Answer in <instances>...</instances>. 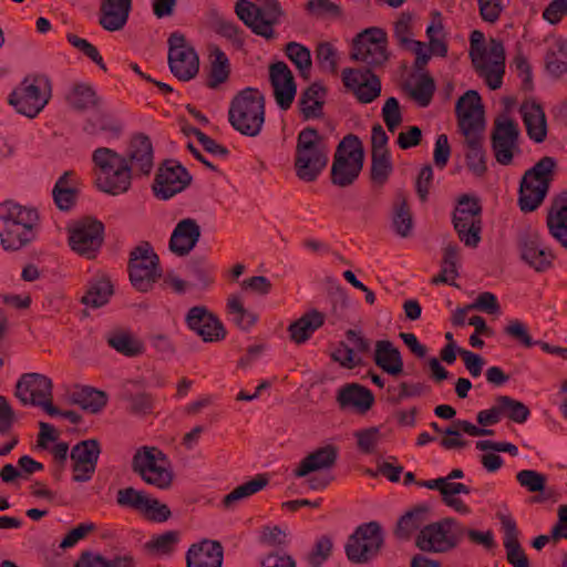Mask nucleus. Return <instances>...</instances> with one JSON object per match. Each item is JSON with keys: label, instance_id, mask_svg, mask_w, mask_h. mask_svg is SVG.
Segmentation results:
<instances>
[{"label": "nucleus", "instance_id": "1", "mask_svg": "<svg viewBox=\"0 0 567 567\" xmlns=\"http://www.w3.org/2000/svg\"><path fill=\"white\" fill-rule=\"evenodd\" d=\"M458 128L464 136L466 146V164L475 176H483L486 171V156L483 150V132L485 128L484 111L481 96L470 90L456 103Z\"/></svg>", "mask_w": 567, "mask_h": 567}, {"label": "nucleus", "instance_id": "2", "mask_svg": "<svg viewBox=\"0 0 567 567\" xmlns=\"http://www.w3.org/2000/svg\"><path fill=\"white\" fill-rule=\"evenodd\" d=\"M40 216L35 208L7 200L0 204V243L6 250H19L35 238Z\"/></svg>", "mask_w": 567, "mask_h": 567}, {"label": "nucleus", "instance_id": "3", "mask_svg": "<svg viewBox=\"0 0 567 567\" xmlns=\"http://www.w3.org/2000/svg\"><path fill=\"white\" fill-rule=\"evenodd\" d=\"M92 162L100 190L116 196L130 189L133 173L126 157L109 147H99L92 154Z\"/></svg>", "mask_w": 567, "mask_h": 567}, {"label": "nucleus", "instance_id": "4", "mask_svg": "<svg viewBox=\"0 0 567 567\" xmlns=\"http://www.w3.org/2000/svg\"><path fill=\"white\" fill-rule=\"evenodd\" d=\"M228 120L234 130L249 137L258 136L265 123V96L255 87L239 91L230 101Z\"/></svg>", "mask_w": 567, "mask_h": 567}, {"label": "nucleus", "instance_id": "5", "mask_svg": "<svg viewBox=\"0 0 567 567\" xmlns=\"http://www.w3.org/2000/svg\"><path fill=\"white\" fill-rule=\"evenodd\" d=\"M328 147L323 137L312 127H306L297 137L295 169L303 182H313L328 164Z\"/></svg>", "mask_w": 567, "mask_h": 567}, {"label": "nucleus", "instance_id": "6", "mask_svg": "<svg viewBox=\"0 0 567 567\" xmlns=\"http://www.w3.org/2000/svg\"><path fill=\"white\" fill-rule=\"evenodd\" d=\"M484 34L481 31H473L471 34L470 56L475 71L485 79L491 90L502 86L505 72V51L502 42L492 40L489 47L483 43Z\"/></svg>", "mask_w": 567, "mask_h": 567}, {"label": "nucleus", "instance_id": "7", "mask_svg": "<svg viewBox=\"0 0 567 567\" xmlns=\"http://www.w3.org/2000/svg\"><path fill=\"white\" fill-rule=\"evenodd\" d=\"M133 472L148 485L168 489L174 482V470L168 456L156 446L140 447L132 460Z\"/></svg>", "mask_w": 567, "mask_h": 567}, {"label": "nucleus", "instance_id": "8", "mask_svg": "<svg viewBox=\"0 0 567 567\" xmlns=\"http://www.w3.org/2000/svg\"><path fill=\"white\" fill-rule=\"evenodd\" d=\"M235 11L255 34L266 40L276 38L274 27L279 24L286 16L278 0H262L260 3L239 0Z\"/></svg>", "mask_w": 567, "mask_h": 567}, {"label": "nucleus", "instance_id": "9", "mask_svg": "<svg viewBox=\"0 0 567 567\" xmlns=\"http://www.w3.org/2000/svg\"><path fill=\"white\" fill-rule=\"evenodd\" d=\"M555 167L556 161L550 156H545L524 174L518 198L523 212H533L543 203Z\"/></svg>", "mask_w": 567, "mask_h": 567}, {"label": "nucleus", "instance_id": "10", "mask_svg": "<svg viewBox=\"0 0 567 567\" xmlns=\"http://www.w3.org/2000/svg\"><path fill=\"white\" fill-rule=\"evenodd\" d=\"M51 97V83L44 75H29L11 92L8 102L16 111L35 117Z\"/></svg>", "mask_w": 567, "mask_h": 567}, {"label": "nucleus", "instance_id": "11", "mask_svg": "<svg viewBox=\"0 0 567 567\" xmlns=\"http://www.w3.org/2000/svg\"><path fill=\"white\" fill-rule=\"evenodd\" d=\"M362 143L355 135H347L339 143L331 167V179L334 185L346 187L359 176L363 166Z\"/></svg>", "mask_w": 567, "mask_h": 567}, {"label": "nucleus", "instance_id": "12", "mask_svg": "<svg viewBox=\"0 0 567 567\" xmlns=\"http://www.w3.org/2000/svg\"><path fill=\"white\" fill-rule=\"evenodd\" d=\"M465 536V527L453 518H444L422 528L416 546L423 551L444 553L454 548Z\"/></svg>", "mask_w": 567, "mask_h": 567}, {"label": "nucleus", "instance_id": "13", "mask_svg": "<svg viewBox=\"0 0 567 567\" xmlns=\"http://www.w3.org/2000/svg\"><path fill=\"white\" fill-rule=\"evenodd\" d=\"M454 228L465 246L475 248L481 241L482 206L477 197L462 195L453 214Z\"/></svg>", "mask_w": 567, "mask_h": 567}, {"label": "nucleus", "instance_id": "14", "mask_svg": "<svg viewBox=\"0 0 567 567\" xmlns=\"http://www.w3.org/2000/svg\"><path fill=\"white\" fill-rule=\"evenodd\" d=\"M52 380L41 373H24L16 385V396L23 405L42 408L50 416L60 414L52 403Z\"/></svg>", "mask_w": 567, "mask_h": 567}, {"label": "nucleus", "instance_id": "15", "mask_svg": "<svg viewBox=\"0 0 567 567\" xmlns=\"http://www.w3.org/2000/svg\"><path fill=\"white\" fill-rule=\"evenodd\" d=\"M128 272L133 287L142 292L148 291L161 277L158 256L148 243L140 244L131 251Z\"/></svg>", "mask_w": 567, "mask_h": 567}, {"label": "nucleus", "instance_id": "16", "mask_svg": "<svg viewBox=\"0 0 567 567\" xmlns=\"http://www.w3.org/2000/svg\"><path fill=\"white\" fill-rule=\"evenodd\" d=\"M520 130L516 121L507 115L495 118L491 134L492 150L501 165L512 164L514 156L520 153Z\"/></svg>", "mask_w": 567, "mask_h": 567}, {"label": "nucleus", "instance_id": "17", "mask_svg": "<svg viewBox=\"0 0 567 567\" xmlns=\"http://www.w3.org/2000/svg\"><path fill=\"white\" fill-rule=\"evenodd\" d=\"M383 544L380 525L370 522L360 525L346 544V554L350 561L364 564L377 556Z\"/></svg>", "mask_w": 567, "mask_h": 567}, {"label": "nucleus", "instance_id": "18", "mask_svg": "<svg viewBox=\"0 0 567 567\" xmlns=\"http://www.w3.org/2000/svg\"><path fill=\"white\" fill-rule=\"evenodd\" d=\"M168 66L181 81H189L199 71V58L184 34L173 32L168 40Z\"/></svg>", "mask_w": 567, "mask_h": 567}, {"label": "nucleus", "instance_id": "19", "mask_svg": "<svg viewBox=\"0 0 567 567\" xmlns=\"http://www.w3.org/2000/svg\"><path fill=\"white\" fill-rule=\"evenodd\" d=\"M386 44V33L382 29H367L354 38L351 59L369 66H381L388 60Z\"/></svg>", "mask_w": 567, "mask_h": 567}, {"label": "nucleus", "instance_id": "20", "mask_svg": "<svg viewBox=\"0 0 567 567\" xmlns=\"http://www.w3.org/2000/svg\"><path fill=\"white\" fill-rule=\"evenodd\" d=\"M104 226L95 219H83L70 229L69 243L75 252L93 258L103 241Z\"/></svg>", "mask_w": 567, "mask_h": 567}, {"label": "nucleus", "instance_id": "21", "mask_svg": "<svg viewBox=\"0 0 567 567\" xmlns=\"http://www.w3.org/2000/svg\"><path fill=\"white\" fill-rule=\"evenodd\" d=\"M185 322L204 342H219L226 338L224 323L205 306L192 307L186 313Z\"/></svg>", "mask_w": 567, "mask_h": 567}, {"label": "nucleus", "instance_id": "22", "mask_svg": "<svg viewBox=\"0 0 567 567\" xmlns=\"http://www.w3.org/2000/svg\"><path fill=\"white\" fill-rule=\"evenodd\" d=\"M100 453V443L93 439L81 441L73 446L70 454L73 481L83 483L92 478L95 473Z\"/></svg>", "mask_w": 567, "mask_h": 567}, {"label": "nucleus", "instance_id": "23", "mask_svg": "<svg viewBox=\"0 0 567 567\" xmlns=\"http://www.w3.org/2000/svg\"><path fill=\"white\" fill-rule=\"evenodd\" d=\"M192 177L182 165L165 164L158 168L153 192L156 198L166 200L184 190Z\"/></svg>", "mask_w": 567, "mask_h": 567}, {"label": "nucleus", "instance_id": "24", "mask_svg": "<svg viewBox=\"0 0 567 567\" xmlns=\"http://www.w3.org/2000/svg\"><path fill=\"white\" fill-rule=\"evenodd\" d=\"M342 82L361 103H371L381 93L380 79L369 70L344 69Z\"/></svg>", "mask_w": 567, "mask_h": 567}, {"label": "nucleus", "instance_id": "25", "mask_svg": "<svg viewBox=\"0 0 567 567\" xmlns=\"http://www.w3.org/2000/svg\"><path fill=\"white\" fill-rule=\"evenodd\" d=\"M269 79L277 104L282 110H288L297 92L295 79L289 66L282 61L272 63L269 66Z\"/></svg>", "mask_w": 567, "mask_h": 567}, {"label": "nucleus", "instance_id": "26", "mask_svg": "<svg viewBox=\"0 0 567 567\" xmlns=\"http://www.w3.org/2000/svg\"><path fill=\"white\" fill-rule=\"evenodd\" d=\"M200 234V226L195 219L184 218L173 229L168 248L178 257L187 256L196 247Z\"/></svg>", "mask_w": 567, "mask_h": 567}, {"label": "nucleus", "instance_id": "27", "mask_svg": "<svg viewBox=\"0 0 567 567\" xmlns=\"http://www.w3.org/2000/svg\"><path fill=\"white\" fill-rule=\"evenodd\" d=\"M338 458V447L332 444L318 447L305 456L293 470L295 477H307L315 472L331 470Z\"/></svg>", "mask_w": 567, "mask_h": 567}, {"label": "nucleus", "instance_id": "28", "mask_svg": "<svg viewBox=\"0 0 567 567\" xmlns=\"http://www.w3.org/2000/svg\"><path fill=\"white\" fill-rule=\"evenodd\" d=\"M126 159L135 175H148L152 172L154 166L153 146L146 135L137 134L131 140Z\"/></svg>", "mask_w": 567, "mask_h": 567}, {"label": "nucleus", "instance_id": "29", "mask_svg": "<svg viewBox=\"0 0 567 567\" xmlns=\"http://www.w3.org/2000/svg\"><path fill=\"white\" fill-rule=\"evenodd\" d=\"M523 260L538 272L546 271L553 265L554 254L544 245L538 234H529L520 244Z\"/></svg>", "mask_w": 567, "mask_h": 567}, {"label": "nucleus", "instance_id": "30", "mask_svg": "<svg viewBox=\"0 0 567 567\" xmlns=\"http://www.w3.org/2000/svg\"><path fill=\"white\" fill-rule=\"evenodd\" d=\"M528 137L535 143H543L547 137V118L543 106L535 100L524 101L519 106Z\"/></svg>", "mask_w": 567, "mask_h": 567}, {"label": "nucleus", "instance_id": "31", "mask_svg": "<svg viewBox=\"0 0 567 567\" xmlns=\"http://www.w3.org/2000/svg\"><path fill=\"white\" fill-rule=\"evenodd\" d=\"M224 550L220 543L205 539L193 544L186 553V567H221Z\"/></svg>", "mask_w": 567, "mask_h": 567}, {"label": "nucleus", "instance_id": "32", "mask_svg": "<svg viewBox=\"0 0 567 567\" xmlns=\"http://www.w3.org/2000/svg\"><path fill=\"white\" fill-rule=\"evenodd\" d=\"M337 402L341 410L350 409L364 414L372 408L374 395L368 388L351 383L339 389Z\"/></svg>", "mask_w": 567, "mask_h": 567}, {"label": "nucleus", "instance_id": "33", "mask_svg": "<svg viewBox=\"0 0 567 567\" xmlns=\"http://www.w3.org/2000/svg\"><path fill=\"white\" fill-rule=\"evenodd\" d=\"M132 9V0H102L99 22L110 32L122 30Z\"/></svg>", "mask_w": 567, "mask_h": 567}, {"label": "nucleus", "instance_id": "34", "mask_svg": "<svg viewBox=\"0 0 567 567\" xmlns=\"http://www.w3.org/2000/svg\"><path fill=\"white\" fill-rule=\"evenodd\" d=\"M546 224L549 234L567 248V192L559 194L551 202Z\"/></svg>", "mask_w": 567, "mask_h": 567}, {"label": "nucleus", "instance_id": "35", "mask_svg": "<svg viewBox=\"0 0 567 567\" xmlns=\"http://www.w3.org/2000/svg\"><path fill=\"white\" fill-rule=\"evenodd\" d=\"M373 361L383 372L396 377L403 372L400 350L390 340H378L374 344Z\"/></svg>", "mask_w": 567, "mask_h": 567}, {"label": "nucleus", "instance_id": "36", "mask_svg": "<svg viewBox=\"0 0 567 567\" xmlns=\"http://www.w3.org/2000/svg\"><path fill=\"white\" fill-rule=\"evenodd\" d=\"M546 71L555 79L567 73V39L561 35H554L548 40V48L545 55Z\"/></svg>", "mask_w": 567, "mask_h": 567}, {"label": "nucleus", "instance_id": "37", "mask_svg": "<svg viewBox=\"0 0 567 567\" xmlns=\"http://www.w3.org/2000/svg\"><path fill=\"white\" fill-rule=\"evenodd\" d=\"M324 320L326 316L318 310L303 313L299 319L289 324L288 332L290 340L296 344L305 343L323 326Z\"/></svg>", "mask_w": 567, "mask_h": 567}, {"label": "nucleus", "instance_id": "38", "mask_svg": "<svg viewBox=\"0 0 567 567\" xmlns=\"http://www.w3.org/2000/svg\"><path fill=\"white\" fill-rule=\"evenodd\" d=\"M70 400L73 404L79 405L83 411L95 414L105 408L107 403V395L105 392L92 386L78 385L71 392Z\"/></svg>", "mask_w": 567, "mask_h": 567}, {"label": "nucleus", "instance_id": "39", "mask_svg": "<svg viewBox=\"0 0 567 567\" xmlns=\"http://www.w3.org/2000/svg\"><path fill=\"white\" fill-rule=\"evenodd\" d=\"M268 484L269 478L266 474H257L250 481L236 486L230 493L226 494L221 504L226 509L234 508L238 503L262 491Z\"/></svg>", "mask_w": 567, "mask_h": 567}, {"label": "nucleus", "instance_id": "40", "mask_svg": "<svg viewBox=\"0 0 567 567\" xmlns=\"http://www.w3.org/2000/svg\"><path fill=\"white\" fill-rule=\"evenodd\" d=\"M226 313L229 321L244 331L251 329L258 320L257 313L246 308L243 298L237 293L228 296L226 301Z\"/></svg>", "mask_w": 567, "mask_h": 567}, {"label": "nucleus", "instance_id": "41", "mask_svg": "<svg viewBox=\"0 0 567 567\" xmlns=\"http://www.w3.org/2000/svg\"><path fill=\"white\" fill-rule=\"evenodd\" d=\"M392 227L396 235L406 238L413 230V217L404 192H398L393 203Z\"/></svg>", "mask_w": 567, "mask_h": 567}, {"label": "nucleus", "instance_id": "42", "mask_svg": "<svg viewBox=\"0 0 567 567\" xmlns=\"http://www.w3.org/2000/svg\"><path fill=\"white\" fill-rule=\"evenodd\" d=\"M107 344L127 358L140 357L145 352L143 341L128 331H114L107 336Z\"/></svg>", "mask_w": 567, "mask_h": 567}, {"label": "nucleus", "instance_id": "43", "mask_svg": "<svg viewBox=\"0 0 567 567\" xmlns=\"http://www.w3.org/2000/svg\"><path fill=\"white\" fill-rule=\"evenodd\" d=\"M208 23L209 28L214 32L230 41L235 47L241 48L244 45V31L239 29L233 19H229L217 11H212L209 13Z\"/></svg>", "mask_w": 567, "mask_h": 567}, {"label": "nucleus", "instance_id": "44", "mask_svg": "<svg viewBox=\"0 0 567 567\" xmlns=\"http://www.w3.org/2000/svg\"><path fill=\"white\" fill-rule=\"evenodd\" d=\"M210 69L207 78V86L217 89L225 83L230 73V63L226 53L218 47H213L209 53Z\"/></svg>", "mask_w": 567, "mask_h": 567}, {"label": "nucleus", "instance_id": "45", "mask_svg": "<svg viewBox=\"0 0 567 567\" xmlns=\"http://www.w3.org/2000/svg\"><path fill=\"white\" fill-rule=\"evenodd\" d=\"M326 91L319 84H312L301 95L299 104L306 120L322 115Z\"/></svg>", "mask_w": 567, "mask_h": 567}, {"label": "nucleus", "instance_id": "46", "mask_svg": "<svg viewBox=\"0 0 567 567\" xmlns=\"http://www.w3.org/2000/svg\"><path fill=\"white\" fill-rule=\"evenodd\" d=\"M113 295V286L105 276L90 282L86 293L82 297V302L92 308H99L107 303Z\"/></svg>", "mask_w": 567, "mask_h": 567}, {"label": "nucleus", "instance_id": "47", "mask_svg": "<svg viewBox=\"0 0 567 567\" xmlns=\"http://www.w3.org/2000/svg\"><path fill=\"white\" fill-rule=\"evenodd\" d=\"M66 102L74 110L83 111L95 106L97 97L91 85L78 83L68 92Z\"/></svg>", "mask_w": 567, "mask_h": 567}, {"label": "nucleus", "instance_id": "48", "mask_svg": "<svg viewBox=\"0 0 567 567\" xmlns=\"http://www.w3.org/2000/svg\"><path fill=\"white\" fill-rule=\"evenodd\" d=\"M434 91V80L427 73L420 74L410 84V96L422 107L431 103Z\"/></svg>", "mask_w": 567, "mask_h": 567}, {"label": "nucleus", "instance_id": "49", "mask_svg": "<svg viewBox=\"0 0 567 567\" xmlns=\"http://www.w3.org/2000/svg\"><path fill=\"white\" fill-rule=\"evenodd\" d=\"M496 402L499 405L502 416H506L515 423H525L530 415L527 405L508 395L497 396Z\"/></svg>", "mask_w": 567, "mask_h": 567}, {"label": "nucleus", "instance_id": "50", "mask_svg": "<svg viewBox=\"0 0 567 567\" xmlns=\"http://www.w3.org/2000/svg\"><path fill=\"white\" fill-rule=\"evenodd\" d=\"M286 55L299 70L301 76L308 78L311 70V54L308 48L297 42H289L285 48Z\"/></svg>", "mask_w": 567, "mask_h": 567}, {"label": "nucleus", "instance_id": "51", "mask_svg": "<svg viewBox=\"0 0 567 567\" xmlns=\"http://www.w3.org/2000/svg\"><path fill=\"white\" fill-rule=\"evenodd\" d=\"M393 172L390 153L371 154V181L374 185L383 186Z\"/></svg>", "mask_w": 567, "mask_h": 567}, {"label": "nucleus", "instance_id": "52", "mask_svg": "<svg viewBox=\"0 0 567 567\" xmlns=\"http://www.w3.org/2000/svg\"><path fill=\"white\" fill-rule=\"evenodd\" d=\"M71 172H65L55 183L53 198L56 206L62 210L70 209L75 203V189L71 187L69 178Z\"/></svg>", "mask_w": 567, "mask_h": 567}, {"label": "nucleus", "instance_id": "53", "mask_svg": "<svg viewBox=\"0 0 567 567\" xmlns=\"http://www.w3.org/2000/svg\"><path fill=\"white\" fill-rule=\"evenodd\" d=\"M316 62L322 72L337 74L338 50L330 42H320L316 48Z\"/></svg>", "mask_w": 567, "mask_h": 567}, {"label": "nucleus", "instance_id": "54", "mask_svg": "<svg viewBox=\"0 0 567 567\" xmlns=\"http://www.w3.org/2000/svg\"><path fill=\"white\" fill-rule=\"evenodd\" d=\"M561 538L567 539V505L559 506L558 523L553 527L550 536H537L533 542V547L540 550L549 543L550 539L557 543Z\"/></svg>", "mask_w": 567, "mask_h": 567}, {"label": "nucleus", "instance_id": "55", "mask_svg": "<svg viewBox=\"0 0 567 567\" xmlns=\"http://www.w3.org/2000/svg\"><path fill=\"white\" fill-rule=\"evenodd\" d=\"M83 130L90 135H99L102 133L117 135L121 131V126L105 114H94L86 120Z\"/></svg>", "mask_w": 567, "mask_h": 567}, {"label": "nucleus", "instance_id": "56", "mask_svg": "<svg viewBox=\"0 0 567 567\" xmlns=\"http://www.w3.org/2000/svg\"><path fill=\"white\" fill-rule=\"evenodd\" d=\"M179 540V533L177 530H168L163 534L153 536L146 544L145 548L152 553L159 555H167L174 550V547Z\"/></svg>", "mask_w": 567, "mask_h": 567}, {"label": "nucleus", "instance_id": "57", "mask_svg": "<svg viewBox=\"0 0 567 567\" xmlns=\"http://www.w3.org/2000/svg\"><path fill=\"white\" fill-rule=\"evenodd\" d=\"M424 514L423 511L416 509L403 515L398 522L395 535L401 539H408L423 525Z\"/></svg>", "mask_w": 567, "mask_h": 567}, {"label": "nucleus", "instance_id": "58", "mask_svg": "<svg viewBox=\"0 0 567 567\" xmlns=\"http://www.w3.org/2000/svg\"><path fill=\"white\" fill-rule=\"evenodd\" d=\"M332 548V539L327 535L320 536L308 554V563L312 567H320L330 557Z\"/></svg>", "mask_w": 567, "mask_h": 567}, {"label": "nucleus", "instance_id": "59", "mask_svg": "<svg viewBox=\"0 0 567 567\" xmlns=\"http://www.w3.org/2000/svg\"><path fill=\"white\" fill-rule=\"evenodd\" d=\"M68 42L83 53L86 58H89L92 62L97 64L100 69L106 71V65L103 61L102 55L100 54L97 48L90 43L87 40L78 37L76 34L69 33L66 35Z\"/></svg>", "mask_w": 567, "mask_h": 567}, {"label": "nucleus", "instance_id": "60", "mask_svg": "<svg viewBox=\"0 0 567 567\" xmlns=\"http://www.w3.org/2000/svg\"><path fill=\"white\" fill-rule=\"evenodd\" d=\"M147 495L148 494L143 491L126 487L117 492L116 502L120 506L133 508L141 513L145 502H147Z\"/></svg>", "mask_w": 567, "mask_h": 567}, {"label": "nucleus", "instance_id": "61", "mask_svg": "<svg viewBox=\"0 0 567 567\" xmlns=\"http://www.w3.org/2000/svg\"><path fill=\"white\" fill-rule=\"evenodd\" d=\"M357 439L358 449L365 454H371L375 451L379 442L381 441V432L377 426L359 430L354 433Z\"/></svg>", "mask_w": 567, "mask_h": 567}, {"label": "nucleus", "instance_id": "62", "mask_svg": "<svg viewBox=\"0 0 567 567\" xmlns=\"http://www.w3.org/2000/svg\"><path fill=\"white\" fill-rule=\"evenodd\" d=\"M331 358L334 362H338L341 367L347 369H353L362 364L361 357L346 342L339 343L332 351Z\"/></svg>", "mask_w": 567, "mask_h": 567}, {"label": "nucleus", "instance_id": "63", "mask_svg": "<svg viewBox=\"0 0 567 567\" xmlns=\"http://www.w3.org/2000/svg\"><path fill=\"white\" fill-rule=\"evenodd\" d=\"M520 486L530 493L543 492L546 486V476L534 470H522L516 474Z\"/></svg>", "mask_w": 567, "mask_h": 567}, {"label": "nucleus", "instance_id": "64", "mask_svg": "<svg viewBox=\"0 0 567 567\" xmlns=\"http://www.w3.org/2000/svg\"><path fill=\"white\" fill-rule=\"evenodd\" d=\"M141 513L148 520L162 523L171 517V511L166 504L161 503L157 498L147 495V502L143 506Z\"/></svg>", "mask_w": 567, "mask_h": 567}]
</instances>
